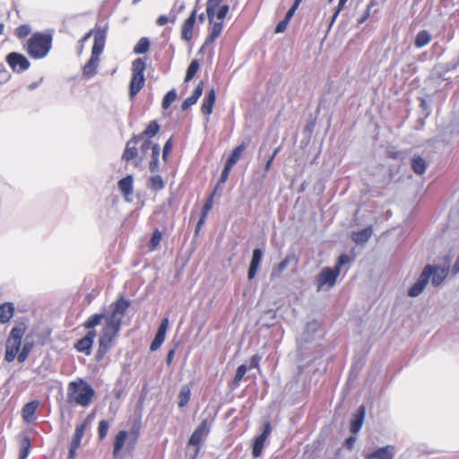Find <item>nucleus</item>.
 I'll use <instances>...</instances> for the list:
<instances>
[{"label": "nucleus", "instance_id": "47", "mask_svg": "<svg viewBox=\"0 0 459 459\" xmlns=\"http://www.w3.org/2000/svg\"><path fill=\"white\" fill-rule=\"evenodd\" d=\"M232 167L233 166H230V164L226 163V165L221 172V178H220V181H219L220 184H223L228 180L229 174H230Z\"/></svg>", "mask_w": 459, "mask_h": 459}, {"label": "nucleus", "instance_id": "37", "mask_svg": "<svg viewBox=\"0 0 459 459\" xmlns=\"http://www.w3.org/2000/svg\"><path fill=\"white\" fill-rule=\"evenodd\" d=\"M159 156H160V145L155 144L152 147V161L150 162V169L152 172L155 171L158 168Z\"/></svg>", "mask_w": 459, "mask_h": 459}, {"label": "nucleus", "instance_id": "59", "mask_svg": "<svg viewBox=\"0 0 459 459\" xmlns=\"http://www.w3.org/2000/svg\"><path fill=\"white\" fill-rule=\"evenodd\" d=\"M80 352H83L86 355H90L91 353L92 346H75Z\"/></svg>", "mask_w": 459, "mask_h": 459}, {"label": "nucleus", "instance_id": "13", "mask_svg": "<svg viewBox=\"0 0 459 459\" xmlns=\"http://www.w3.org/2000/svg\"><path fill=\"white\" fill-rule=\"evenodd\" d=\"M39 402L37 400L27 403L23 405L22 409V417L24 421L27 423H31L36 420L35 413L39 408Z\"/></svg>", "mask_w": 459, "mask_h": 459}, {"label": "nucleus", "instance_id": "46", "mask_svg": "<svg viewBox=\"0 0 459 459\" xmlns=\"http://www.w3.org/2000/svg\"><path fill=\"white\" fill-rule=\"evenodd\" d=\"M31 347L32 346H23L22 350L20 352H18L17 359L19 362L22 363L26 360V359L28 358V356L30 352Z\"/></svg>", "mask_w": 459, "mask_h": 459}, {"label": "nucleus", "instance_id": "8", "mask_svg": "<svg viewBox=\"0 0 459 459\" xmlns=\"http://www.w3.org/2000/svg\"><path fill=\"white\" fill-rule=\"evenodd\" d=\"M7 64L16 73H21L30 67L29 60L22 54L12 52L6 56Z\"/></svg>", "mask_w": 459, "mask_h": 459}, {"label": "nucleus", "instance_id": "14", "mask_svg": "<svg viewBox=\"0 0 459 459\" xmlns=\"http://www.w3.org/2000/svg\"><path fill=\"white\" fill-rule=\"evenodd\" d=\"M263 259V251L255 248L253 251L250 266L247 273L248 280H252L257 273Z\"/></svg>", "mask_w": 459, "mask_h": 459}, {"label": "nucleus", "instance_id": "15", "mask_svg": "<svg viewBox=\"0 0 459 459\" xmlns=\"http://www.w3.org/2000/svg\"><path fill=\"white\" fill-rule=\"evenodd\" d=\"M395 454L394 446L380 447L367 455V459H393Z\"/></svg>", "mask_w": 459, "mask_h": 459}, {"label": "nucleus", "instance_id": "9", "mask_svg": "<svg viewBox=\"0 0 459 459\" xmlns=\"http://www.w3.org/2000/svg\"><path fill=\"white\" fill-rule=\"evenodd\" d=\"M272 431V427L270 422H266L264 426L263 432L256 436L253 442L252 455L255 458L259 457L264 449V443L268 437L270 436Z\"/></svg>", "mask_w": 459, "mask_h": 459}, {"label": "nucleus", "instance_id": "18", "mask_svg": "<svg viewBox=\"0 0 459 459\" xmlns=\"http://www.w3.org/2000/svg\"><path fill=\"white\" fill-rule=\"evenodd\" d=\"M133 183L134 179L131 175L126 176L118 181V189L123 194L126 201H130L129 196L133 194Z\"/></svg>", "mask_w": 459, "mask_h": 459}, {"label": "nucleus", "instance_id": "43", "mask_svg": "<svg viewBox=\"0 0 459 459\" xmlns=\"http://www.w3.org/2000/svg\"><path fill=\"white\" fill-rule=\"evenodd\" d=\"M30 32L31 28L28 24H23L16 29L15 34L19 39H23L27 37Z\"/></svg>", "mask_w": 459, "mask_h": 459}, {"label": "nucleus", "instance_id": "4", "mask_svg": "<svg viewBox=\"0 0 459 459\" xmlns=\"http://www.w3.org/2000/svg\"><path fill=\"white\" fill-rule=\"evenodd\" d=\"M146 65L141 58L135 59L132 64V78L130 82V96L134 98L144 85V71Z\"/></svg>", "mask_w": 459, "mask_h": 459}, {"label": "nucleus", "instance_id": "10", "mask_svg": "<svg viewBox=\"0 0 459 459\" xmlns=\"http://www.w3.org/2000/svg\"><path fill=\"white\" fill-rule=\"evenodd\" d=\"M425 267H430L429 273L428 274V281H431L434 286L440 285L446 279L448 273L449 263L445 266H437L428 264Z\"/></svg>", "mask_w": 459, "mask_h": 459}, {"label": "nucleus", "instance_id": "45", "mask_svg": "<svg viewBox=\"0 0 459 459\" xmlns=\"http://www.w3.org/2000/svg\"><path fill=\"white\" fill-rule=\"evenodd\" d=\"M161 233L159 230H155L151 238V249L154 250L160 243L161 240Z\"/></svg>", "mask_w": 459, "mask_h": 459}, {"label": "nucleus", "instance_id": "12", "mask_svg": "<svg viewBox=\"0 0 459 459\" xmlns=\"http://www.w3.org/2000/svg\"><path fill=\"white\" fill-rule=\"evenodd\" d=\"M196 13L197 10L195 8L182 25L181 38L185 41H189L193 38V29L196 21Z\"/></svg>", "mask_w": 459, "mask_h": 459}, {"label": "nucleus", "instance_id": "25", "mask_svg": "<svg viewBox=\"0 0 459 459\" xmlns=\"http://www.w3.org/2000/svg\"><path fill=\"white\" fill-rule=\"evenodd\" d=\"M105 45V36L102 33H97L94 38L91 55L100 57Z\"/></svg>", "mask_w": 459, "mask_h": 459}, {"label": "nucleus", "instance_id": "62", "mask_svg": "<svg viewBox=\"0 0 459 459\" xmlns=\"http://www.w3.org/2000/svg\"><path fill=\"white\" fill-rule=\"evenodd\" d=\"M22 447L26 449H30V440L29 437H24L22 440Z\"/></svg>", "mask_w": 459, "mask_h": 459}, {"label": "nucleus", "instance_id": "34", "mask_svg": "<svg viewBox=\"0 0 459 459\" xmlns=\"http://www.w3.org/2000/svg\"><path fill=\"white\" fill-rule=\"evenodd\" d=\"M199 63L197 60H193L188 68H187V71H186V77H185V82H187L189 81H191L194 76L195 75V74L198 72L199 70Z\"/></svg>", "mask_w": 459, "mask_h": 459}, {"label": "nucleus", "instance_id": "58", "mask_svg": "<svg viewBox=\"0 0 459 459\" xmlns=\"http://www.w3.org/2000/svg\"><path fill=\"white\" fill-rule=\"evenodd\" d=\"M356 437H349L345 439V446L348 449H351L355 444Z\"/></svg>", "mask_w": 459, "mask_h": 459}, {"label": "nucleus", "instance_id": "19", "mask_svg": "<svg viewBox=\"0 0 459 459\" xmlns=\"http://www.w3.org/2000/svg\"><path fill=\"white\" fill-rule=\"evenodd\" d=\"M25 331L26 325L23 322L16 324L10 333L8 342H13V344H21Z\"/></svg>", "mask_w": 459, "mask_h": 459}, {"label": "nucleus", "instance_id": "63", "mask_svg": "<svg viewBox=\"0 0 459 459\" xmlns=\"http://www.w3.org/2000/svg\"><path fill=\"white\" fill-rule=\"evenodd\" d=\"M273 162V158H269L268 160L266 161L265 166H264V174L263 176L264 178L266 177V173L271 169Z\"/></svg>", "mask_w": 459, "mask_h": 459}, {"label": "nucleus", "instance_id": "32", "mask_svg": "<svg viewBox=\"0 0 459 459\" xmlns=\"http://www.w3.org/2000/svg\"><path fill=\"white\" fill-rule=\"evenodd\" d=\"M430 39V34L427 30H421L416 36L415 46L419 48H423L429 43Z\"/></svg>", "mask_w": 459, "mask_h": 459}, {"label": "nucleus", "instance_id": "50", "mask_svg": "<svg viewBox=\"0 0 459 459\" xmlns=\"http://www.w3.org/2000/svg\"><path fill=\"white\" fill-rule=\"evenodd\" d=\"M206 13H207V16H208V19L210 21V22H212L213 21V18L214 16L216 15L215 13V8L217 6H214V5H210L209 4H206Z\"/></svg>", "mask_w": 459, "mask_h": 459}, {"label": "nucleus", "instance_id": "36", "mask_svg": "<svg viewBox=\"0 0 459 459\" xmlns=\"http://www.w3.org/2000/svg\"><path fill=\"white\" fill-rule=\"evenodd\" d=\"M159 130L160 126L157 122L152 121L148 125L147 128L140 135H142V138L143 136L151 138L153 137L159 132Z\"/></svg>", "mask_w": 459, "mask_h": 459}, {"label": "nucleus", "instance_id": "23", "mask_svg": "<svg viewBox=\"0 0 459 459\" xmlns=\"http://www.w3.org/2000/svg\"><path fill=\"white\" fill-rule=\"evenodd\" d=\"M168 328L169 318L166 317L161 321L152 344H162L165 341Z\"/></svg>", "mask_w": 459, "mask_h": 459}, {"label": "nucleus", "instance_id": "7", "mask_svg": "<svg viewBox=\"0 0 459 459\" xmlns=\"http://www.w3.org/2000/svg\"><path fill=\"white\" fill-rule=\"evenodd\" d=\"M212 421V420L208 419L203 420L200 425L192 433L188 440V445L196 446V452L199 451V446L203 439L209 434Z\"/></svg>", "mask_w": 459, "mask_h": 459}, {"label": "nucleus", "instance_id": "54", "mask_svg": "<svg viewBox=\"0 0 459 459\" xmlns=\"http://www.w3.org/2000/svg\"><path fill=\"white\" fill-rule=\"evenodd\" d=\"M291 260L290 256L285 257L279 264H278V271L280 273L283 272L287 266L289 265L290 262Z\"/></svg>", "mask_w": 459, "mask_h": 459}, {"label": "nucleus", "instance_id": "40", "mask_svg": "<svg viewBox=\"0 0 459 459\" xmlns=\"http://www.w3.org/2000/svg\"><path fill=\"white\" fill-rule=\"evenodd\" d=\"M177 99V93L175 90L169 91L162 100V108L167 109L172 102Z\"/></svg>", "mask_w": 459, "mask_h": 459}, {"label": "nucleus", "instance_id": "53", "mask_svg": "<svg viewBox=\"0 0 459 459\" xmlns=\"http://www.w3.org/2000/svg\"><path fill=\"white\" fill-rule=\"evenodd\" d=\"M289 21L286 20V19H283L281 22H280L277 26H276V29H275V32L276 33H281L283 32L286 28H287V24H288Z\"/></svg>", "mask_w": 459, "mask_h": 459}, {"label": "nucleus", "instance_id": "2", "mask_svg": "<svg viewBox=\"0 0 459 459\" xmlns=\"http://www.w3.org/2000/svg\"><path fill=\"white\" fill-rule=\"evenodd\" d=\"M96 396L94 388L83 378H76L68 383L67 403L82 408L89 407Z\"/></svg>", "mask_w": 459, "mask_h": 459}, {"label": "nucleus", "instance_id": "55", "mask_svg": "<svg viewBox=\"0 0 459 459\" xmlns=\"http://www.w3.org/2000/svg\"><path fill=\"white\" fill-rule=\"evenodd\" d=\"M347 1L348 0H339L338 6L336 8V11H335L333 16V21L336 19V17L338 16L339 13L342 11V9L343 8V6Z\"/></svg>", "mask_w": 459, "mask_h": 459}, {"label": "nucleus", "instance_id": "44", "mask_svg": "<svg viewBox=\"0 0 459 459\" xmlns=\"http://www.w3.org/2000/svg\"><path fill=\"white\" fill-rule=\"evenodd\" d=\"M351 261L350 256L348 255L342 254L339 256L337 264L333 267V269L337 272H339V274L341 273V268L344 264H349Z\"/></svg>", "mask_w": 459, "mask_h": 459}, {"label": "nucleus", "instance_id": "27", "mask_svg": "<svg viewBox=\"0 0 459 459\" xmlns=\"http://www.w3.org/2000/svg\"><path fill=\"white\" fill-rule=\"evenodd\" d=\"M223 29V22H213L211 28L210 34L205 40V44L212 43L221 33Z\"/></svg>", "mask_w": 459, "mask_h": 459}, {"label": "nucleus", "instance_id": "21", "mask_svg": "<svg viewBox=\"0 0 459 459\" xmlns=\"http://www.w3.org/2000/svg\"><path fill=\"white\" fill-rule=\"evenodd\" d=\"M204 90V83L203 82H200L196 88L195 89L193 94L185 100V101L182 103V109L186 110L191 106L195 105L198 99L201 97Z\"/></svg>", "mask_w": 459, "mask_h": 459}, {"label": "nucleus", "instance_id": "31", "mask_svg": "<svg viewBox=\"0 0 459 459\" xmlns=\"http://www.w3.org/2000/svg\"><path fill=\"white\" fill-rule=\"evenodd\" d=\"M246 148L247 145L245 143H241L238 147H236L226 163L230 164V166H234L240 159V156Z\"/></svg>", "mask_w": 459, "mask_h": 459}, {"label": "nucleus", "instance_id": "41", "mask_svg": "<svg viewBox=\"0 0 459 459\" xmlns=\"http://www.w3.org/2000/svg\"><path fill=\"white\" fill-rule=\"evenodd\" d=\"M151 187L154 190H160L164 187V183L160 176L154 175L150 178Z\"/></svg>", "mask_w": 459, "mask_h": 459}, {"label": "nucleus", "instance_id": "17", "mask_svg": "<svg viewBox=\"0 0 459 459\" xmlns=\"http://www.w3.org/2000/svg\"><path fill=\"white\" fill-rule=\"evenodd\" d=\"M366 414L365 407L359 406L357 410L354 419L351 422L350 430L351 433L356 434L361 429Z\"/></svg>", "mask_w": 459, "mask_h": 459}, {"label": "nucleus", "instance_id": "35", "mask_svg": "<svg viewBox=\"0 0 459 459\" xmlns=\"http://www.w3.org/2000/svg\"><path fill=\"white\" fill-rule=\"evenodd\" d=\"M156 143H153L152 141L150 140H145L142 145H141V149H140V152H141V155L139 156V159L138 160L136 161V165L140 164L143 160L145 158L147 152L149 150H152V147L153 145H155Z\"/></svg>", "mask_w": 459, "mask_h": 459}, {"label": "nucleus", "instance_id": "11", "mask_svg": "<svg viewBox=\"0 0 459 459\" xmlns=\"http://www.w3.org/2000/svg\"><path fill=\"white\" fill-rule=\"evenodd\" d=\"M430 267H424L423 271L420 274L417 281L409 289L408 296L416 298L420 296L425 290L428 281V274L429 273Z\"/></svg>", "mask_w": 459, "mask_h": 459}, {"label": "nucleus", "instance_id": "60", "mask_svg": "<svg viewBox=\"0 0 459 459\" xmlns=\"http://www.w3.org/2000/svg\"><path fill=\"white\" fill-rule=\"evenodd\" d=\"M79 447L70 445L68 459H75L76 451Z\"/></svg>", "mask_w": 459, "mask_h": 459}, {"label": "nucleus", "instance_id": "61", "mask_svg": "<svg viewBox=\"0 0 459 459\" xmlns=\"http://www.w3.org/2000/svg\"><path fill=\"white\" fill-rule=\"evenodd\" d=\"M168 22H169V18L166 15H161L157 19L156 22L159 26H163V25L167 24Z\"/></svg>", "mask_w": 459, "mask_h": 459}, {"label": "nucleus", "instance_id": "28", "mask_svg": "<svg viewBox=\"0 0 459 459\" xmlns=\"http://www.w3.org/2000/svg\"><path fill=\"white\" fill-rule=\"evenodd\" d=\"M85 429H86V423H84V422L76 427L72 441H71V444H70L71 446L80 447L81 441L84 435Z\"/></svg>", "mask_w": 459, "mask_h": 459}, {"label": "nucleus", "instance_id": "38", "mask_svg": "<svg viewBox=\"0 0 459 459\" xmlns=\"http://www.w3.org/2000/svg\"><path fill=\"white\" fill-rule=\"evenodd\" d=\"M149 48H150V42H149L148 39L142 38L135 45L134 51L136 54H144L149 50Z\"/></svg>", "mask_w": 459, "mask_h": 459}, {"label": "nucleus", "instance_id": "42", "mask_svg": "<svg viewBox=\"0 0 459 459\" xmlns=\"http://www.w3.org/2000/svg\"><path fill=\"white\" fill-rule=\"evenodd\" d=\"M19 351L20 346H7L4 356L5 359L9 362L13 361L17 357Z\"/></svg>", "mask_w": 459, "mask_h": 459}, {"label": "nucleus", "instance_id": "6", "mask_svg": "<svg viewBox=\"0 0 459 459\" xmlns=\"http://www.w3.org/2000/svg\"><path fill=\"white\" fill-rule=\"evenodd\" d=\"M338 276L339 272L333 268L324 267L316 279V290H329L335 285Z\"/></svg>", "mask_w": 459, "mask_h": 459}, {"label": "nucleus", "instance_id": "33", "mask_svg": "<svg viewBox=\"0 0 459 459\" xmlns=\"http://www.w3.org/2000/svg\"><path fill=\"white\" fill-rule=\"evenodd\" d=\"M247 367L245 364H242L238 367L236 370V374L233 379V385L235 387L238 386L240 385V382L242 381L244 376L246 375L247 371Z\"/></svg>", "mask_w": 459, "mask_h": 459}, {"label": "nucleus", "instance_id": "52", "mask_svg": "<svg viewBox=\"0 0 459 459\" xmlns=\"http://www.w3.org/2000/svg\"><path fill=\"white\" fill-rule=\"evenodd\" d=\"M212 198H213V194L210 196V198L206 201L205 204L204 205L203 213H204V215H207L209 211L212 208V205H213Z\"/></svg>", "mask_w": 459, "mask_h": 459}, {"label": "nucleus", "instance_id": "56", "mask_svg": "<svg viewBox=\"0 0 459 459\" xmlns=\"http://www.w3.org/2000/svg\"><path fill=\"white\" fill-rule=\"evenodd\" d=\"M298 7H299V5H296V3L294 2L293 5L287 12L284 19L290 21L291 19V17L293 16V14L295 13Z\"/></svg>", "mask_w": 459, "mask_h": 459}, {"label": "nucleus", "instance_id": "49", "mask_svg": "<svg viewBox=\"0 0 459 459\" xmlns=\"http://www.w3.org/2000/svg\"><path fill=\"white\" fill-rule=\"evenodd\" d=\"M261 360V357L257 354L253 355L249 361V366L247 368H258L259 369V363Z\"/></svg>", "mask_w": 459, "mask_h": 459}, {"label": "nucleus", "instance_id": "30", "mask_svg": "<svg viewBox=\"0 0 459 459\" xmlns=\"http://www.w3.org/2000/svg\"><path fill=\"white\" fill-rule=\"evenodd\" d=\"M411 168L415 173L421 175L426 170V161L420 156H415L411 159Z\"/></svg>", "mask_w": 459, "mask_h": 459}, {"label": "nucleus", "instance_id": "48", "mask_svg": "<svg viewBox=\"0 0 459 459\" xmlns=\"http://www.w3.org/2000/svg\"><path fill=\"white\" fill-rule=\"evenodd\" d=\"M229 10H230V7L227 4L221 6L220 9L218 10V12L216 13L217 19L220 20V22H222V20L228 14Z\"/></svg>", "mask_w": 459, "mask_h": 459}, {"label": "nucleus", "instance_id": "20", "mask_svg": "<svg viewBox=\"0 0 459 459\" xmlns=\"http://www.w3.org/2000/svg\"><path fill=\"white\" fill-rule=\"evenodd\" d=\"M216 100L215 91L212 89L208 94L204 97V101L201 106V110L203 114L206 116H210L212 112L213 106Z\"/></svg>", "mask_w": 459, "mask_h": 459}, {"label": "nucleus", "instance_id": "51", "mask_svg": "<svg viewBox=\"0 0 459 459\" xmlns=\"http://www.w3.org/2000/svg\"><path fill=\"white\" fill-rule=\"evenodd\" d=\"M171 148H172V139H169L166 143L164 144V147H163V153H162V157H163V160H166L167 159V156L169 155V153L171 151Z\"/></svg>", "mask_w": 459, "mask_h": 459}, {"label": "nucleus", "instance_id": "3", "mask_svg": "<svg viewBox=\"0 0 459 459\" xmlns=\"http://www.w3.org/2000/svg\"><path fill=\"white\" fill-rule=\"evenodd\" d=\"M52 37L48 34L34 33L27 42V52L35 59L45 57L51 49Z\"/></svg>", "mask_w": 459, "mask_h": 459}, {"label": "nucleus", "instance_id": "64", "mask_svg": "<svg viewBox=\"0 0 459 459\" xmlns=\"http://www.w3.org/2000/svg\"><path fill=\"white\" fill-rule=\"evenodd\" d=\"M30 449H26V448H22V450H21V452H20V457H19V459H26V458H27V456H28V455H29V454H30Z\"/></svg>", "mask_w": 459, "mask_h": 459}, {"label": "nucleus", "instance_id": "24", "mask_svg": "<svg viewBox=\"0 0 459 459\" xmlns=\"http://www.w3.org/2000/svg\"><path fill=\"white\" fill-rule=\"evenodd\" d=\"M372 233L373 230L370 227H368L359 231L353 232L351 238L357 244H364L369 239Z\"/></svg>", "mask_w": 459, "mask_h": 459}, {"label": "nucleus", "instance_id": "57", "mask_svg": "<svg viewBox=\"0 0 459 459\" xmlns=\"http://www.w3.org/2000/svg\"><path fill=\"white\" fill-rule=\"evenodd\" d=\"M319 329V325L317 322H310L307 325V330L308 332H313V333H316V331H317Z\"/></svg>", "mask_w": 459, "mask_h": 459}, {"label": "nucleus", "instance_id": "22", "mask_svg": "<svg viewBox=\"0 0 459 459\" xmlns=\"http://www.w3.org/2000/svg\"><path fill=\"white\" fill-rule=\"evenodd\" d=\"M14 314V306L13 303H4L0 305V322L5 324L11 320Z\"/></svg>", "mask_w": 459, "mask_h": 459}, {"label": "nucleus", "instance_id": "5", "mask_svg": "<svg viewBox=\"0 0 459 459\" xmlns=\"http://www.w3.org/2000/svg\"><path fill=\"white\" fill-rule=\"evenodd\" d=\"M139 434H140V423H135L133 426V428L129 433V437H130L131 442H132V446H134L135 445V443L137 442ZM127 437H128V433L126 430H120L116 435L115 440H114V447H113V456L114 457H117L119 455V453L121 452V450L123 449Z\"/></svg>", "mask_w": 459, "mask_h": 459}, {"label": "nucleus", "instance_id": "39", "mask_svg": "<svg viewBox=\"0 0 459 459\" xmlns=\"http://www.w3.org/2000/svg\"><path fill=\"white\" fill-rule=\"evenodd\" d=\"M109 424L106 420H102L99 422L98 426V436L100 440H102L106 437L108 431Z\"/></svg>", "mask_w": 459, "mask_h": 459}, {"label": "nucleus", "instance_id": "29", "mask_svg": "<svg viewBox=\"0 0 459 459\" xmlns=\"http://www.w3.org/2000/svg\"><path fill=\"white\" fill-rule=\"evenodd\" d=\"M190 396H191L190 387L187 385H183L178 394V406L180 408L186 406V404L188 403V402L190 400Z\"/></svg>", "mask_w": 459, "mask_h": 459}, {"label": "nucleus", "instance_id": "16", "mask_svg": "<svg viewBox=\"0 0 459 459\" xmlns=\"http://www.w3.org/2000/svg\"><path fill=\"white\" fill-rule=\"evenodd\" d=\"M142 139V135H137L127 142L125 152L123 153V159L129 161L137 157V143Z\"/></svg>", "mask_w": 459, "mask_h": 459}, {"label": "nucleus", "instance_id": "1", "mask_svg": "<svg viewBox=\"0 0 459 459\" xmlns=\"http://www.w3.org/2000/svg\"><path fill=\"white\" fill-rule=\"evenodd\" d=\"M129 306L130 302L128 300L120 298L110 305L109 313L106 315L94 314L90 316L84 323L85 328L90 331L83 338L79 340L76 344H92L96 337V333L91 329L100 325L102 319H104L105 323L99 340V344H108L112 342L120 330L122 319Z\"/></svg>", "mask_w": 459, "mask_h": 459}, {"label": "nucleus", "instance_id": "26", "mask_svg": "<svg viewBox=\"0 0 459 459\" xmlns=\"http://www.w3.org/2000/svg\"><path fill=\"white\" fill-rule=\"evenodd\" d=\"M99 62L100 57L91 55L90 60L83 66V74L89 77L93 76L96 74Z\"/></svg>", "mask_w": 459, "mask_h": 459}]
</instances>
